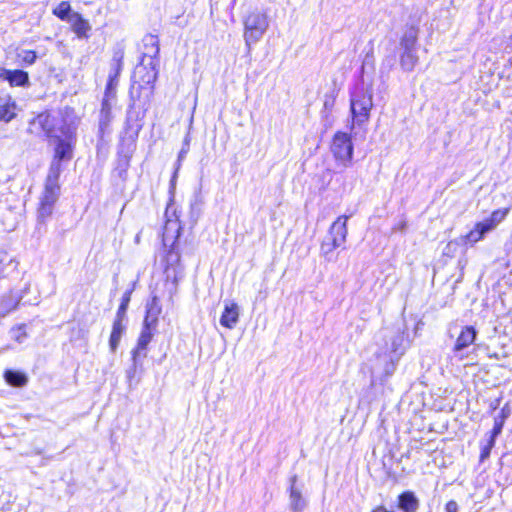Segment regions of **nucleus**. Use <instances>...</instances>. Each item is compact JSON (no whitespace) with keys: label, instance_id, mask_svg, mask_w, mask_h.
Here are the masks:
<instances>
[{"label":"nucleus","instance_id":"obj_18","mask_svg":"<svg viewBox=\"0 0 512 512\" xmlns=\"http://www.w3.org/2000/svg\"><path fill=\"white\" fill-rule=\"evenodd\" d=\"M128 319L115 317L112 331L109 338V347L111 352H115L119 346L120 340L127 329Z\"/></svg>","mask_w":512,"mask_h":512},{"label":"nucleus","instance_id":"obj_21","mask_svg":"<svg viewBox=\"0 0 512 512\" xmlns=\"http://www.w3.org/2000/svg\"><path fill=\"white\" fill-rule=\"evenodd\" d=\"M418 42V28L414 26L408 27L401 39H400V51H418L417 48Z\"/></svg>","mask_w":512,"mask_h":512},{"label":"nucleus","instance_id":"obj_9","mask_svg":"<svg viewBox=\"0 0 512 512\" xmlns=\"http://www.w3.org/2000/svg\"><path fill=\"white\" fill-rule=\"evenodd\" d=\"M181 226L176 221H168L163 233L164 246L169 245V250L166 254L167 266H175L180 262V253L177 249V241L180 236Z\"/></svg>","mask_w":512,"mask_h":512},{"label":"nucleus","instance_id":"obj_7","mask_svg":"<svg viewBox=\"0 0 512 512\" xmlns=\"http://www.w3.org/2000/svg\"><path fill=\"white\" fill-rule=\"evenodd\" d=\"M244 39L247 46L257 43L268 29L269 22L266 14L260 11L250 12L243 21Z\"/></svg>","mask_w":512,"mask_h":512},{"label":"nucleus","instance_id":"obj_28","mask_svg":"<svg viewBox=\"0 0 512 512\" xmlns=\"http://www.w3.org/2000/svg\"><path fill=\"white\" fill-rule=\"evenodd\" d=\"M144 359H145V357H142L140 355L131 354L132 364L126 370V378L129 382V385H131L133 379L135 378L137 370L139 368H142Z\"/></svg>","mask_w":512,"mask_h":512},{"label":"nucleus","instance_id":"obj_11","mask_svg":"<svg viewBox=\"0 0 512 512\" xmlns=\"http://www.w3.org/2000/svg\"><path fill=\"white\" fill-rule=\"evenodd\" d=\"M477 330L474 326H465L462 328L452 349L453 357L459 361L467 357L465 352L476 340Z\"/></svg>","mask_w":512,"mask_h":512},{"label":"nucleus","instance_id":"obj_15","mask_svg":"<svg viewBox=\"0 0 512 512\" xmlns=\"http://www.w3.org/2000/svg\"><path fill=\"white\" fill-rule=\"evenodd\" d=\"M0 77L6 80L12 87H26L30 83L28 72L20 69L9 70L2 68Z\"/></svg>","mask_w":512,"mask_h":512},{"label":"nucleus","instance_id":"obj_31","mask_svg":"<svg viewBox=\"0 0 512 512\" xmlns=\"http://www.w3.org/2000/svg\"><path fill=\"white\" fill-rule=\"evenodd\" d=\"M118 83H119V79H116L115 76H108L103 99H107L110 101H114L116 99V93H117L116 89H117Z\"/></svg>","mask_w":512,"mask_h":512},{"label":"nucleus","instance_id":"obj_16","mask_svg":"<svg viewBox=\"0 0 512 512\" xmlns=\"http://www.w3.org/2000/svg\"><path fill=\"white\" fill-rule=\"evenodd\" d=\"M239 306L234 302H225L224 310L220 317V324L228 329H233L239 321Z\"/></svg>","mask_w":512,"mask_h":512},{"label":"nucleus","instance_id":"obj_29","mask_svg":"<svg viewBox=\"0 0 512 512\" xmlns=\"http://www.w3.org/2000/svg\"><path fill=\"white\" fill-rule=\"evenodd\" d=\"M72 9L68 1H62L53 9V14L62 21L68 22L72 18Z\"/></svg>","mask_w":512,"mask_h":512},{"label":"nucleus","instance_id":"obj_27","mask_svg":"<svg viewBox=\"0 0 512 512\" xmlns=\"http://www.w3.org/2000/svg\"><path fill=\"white\" fill-rule=\"evenodd\" d=\"M510 415V409L505 405L501 411L494 417V425L492 428V432L494 435H500L504 426L506 419Z\"/></svg>","mask_w":512,"mask_h":512},{"label":"nucleus","instance_id":"obj_10","mask_svg":"<svg viewBox=\"0 0 512 512\" xmlns=\"http://www.w3.org/2000/svg\"><path fill=\"white\" fill-rule=\"evenodd\" d=\"M383 335L388 339L385 353L400 358L407 348L405 331L398 327L395 330H385Z\"/></svg>","mask_w":512,"mask_h":512},{"label":"nucleus","instance_id":"obj_8","mask_svg":"<svg viewBox=\"0 0 512 512\" xmlns=\"http://www.w3.org/2000/svg\"><path fill=\"white\" fill-rule=\"evenodd\" d=\"M331 152L338 162L344 167H348L351 164L354 153L351 136L346 132H336L332 139Z\"/></svg>","mask_w":512,"mask_h":512},{"label":"nucleus","instance_id":"obj_44","mask_svg":"<svg viewBox=\"0 0 512 512\" xmlns=\"http://www.w3.org/2000/svg\"><path fill=\"white\" fill-rule=\"evenodd\" d=\"M456 245L452 242L448 243L447 246L444 249V254L449 255V253L452 251V247H455Z\"/></svg>","mask_w":512,"mask_h":512},{"label":"nucleus","instance_id":"obj_35","mask_svg":"<svg viewBox=\"0 0 512 512\" xmlns=\"http://www.w3.org/2000/svg\"><path fill=\"white\" fill-rule=\"evenodd\" d=\"M190 141H191L190 134L187 133L185 135V137H184L182 148H181V150L179 151V154H178V159H177L178 166H180L181 162L185 159L187 153L189 152Z\"/></svg>","mask_w":512,"mask_h":512},{"label":"nucleus","instance_id":"obj_14","mask_svg":"<svg viewBox=\"0 0 512 512\" xmlns=\"http://www.w3.org/2000/svg\"><path fill=\"white\" fill-rule=\"evenodd\" d=\"M297 480V475H293L289 479L290 508L292 512H303L306 507V500L302 496L301 489L296 487Z\"/></svg>","mask_w":512,"mask_h":512},{"label":"nucleus","instance_id":"obj_20","mask_svg":"<svg viewBox=\"0 0 512 512\" xmlns=\"http://www.w3.org/2000/svg\"><path fill=\"white\" fill-rule=\"evenodd\" d=\"M397 506L402 512H417L420 501L413 491L407 490L398 495Z\"/></svg>","mask_w":512,"mask_h":512},{"label":"nucleus","instance_id":"obj_12","mask_svg":"<svg viewBox=\"0 0 512 512\" xmlns=\"http://www.w3.org/2000/svg\"><path fill=\"white\" fill-rule=\"evenodd\" d=\"M113 101L102 99L101 109L99 112L98 119V143L97 147H99L100 143L104 142V138L106 135H110L112 132L111 123L114 119L112 113Z\"/></svg>","mask_w":512,"mask_h":512},{"label":"nucleus","instance_id":"obj_17","mask_svg":"<svg viewBox=\"0 0 512 512\" xmlns=\"http://www.w3.org/2000/svg\"><path fill=\"white\" fill-rule=\"evenodd\" d=\"M71 25V30L76 34L79 39H88L89 32L92 27L88 20L84 19L83 16L78 12L72 13V18L68 21Z\"/></svg>","mask_w":512,"mask_h":512},{"label":"nucleus","instance_id":"obj_30","mask_svg":"<svg viewBox=\"0 0 512 512\" xmlns=\"http://www.w3.org/2000/svg\"><path fill=\"white\" fill-rule=\"evenodd\" d=\"M130 156L127 154H119L117 158V165L115 171L117 172L119 178L125 180L127 177V171L130 166Z\"/></svg>","mask_w":512,"mask_h":512},{"label":"nucleus","instance_id":"obj_6","mask_svg":"<svg viewBox=\"0 0 512 512\" xmlns=\"http://www.w3.org/2000/svg\"><path fill=\"white\" fill-rule=\"evenodd\" d=\"M150 101H144L143 98H135L129 95V104L126 111V119L124 124L125 134L136 140L143 128V120L149 108Z\"/></svg>","mask_w":512,"mask_h":512},{"label":"nucleus","instance_id":"obj_13","mask_svg":"<svg viewBox=\"0 0 512 512\" xmlns=\"http://www.w3.org/2000/svg\"><path fill=\"white\" fill-rule=\"evenodd\" d=\"M157 325L143 322L140 335L137 340L136 347L131 351V354L147 357V347L151 342Z\"/></svg>","mask_w":512,"mask_h":512},{"label":"nucleus","instance_id":"obj_36","mask_svg":"<svg viewBox=\"0 0 512 512\" xmlns=\"http://www.w3.org/2000/svg\"><path fill=\"white\" fill-rule=\"evenodd\" d=\"M15 114L12 112L10 105H0V121L10 122Z\"/></svg>","mask_w":512,"mask_h":512},{"label":"nucleus","instance_id":"obj_22","mask_svg":"<svg viewBox=\"0 0 512 512\" xmlns=\"http://www.w3.org/2000/svg\"><path fill=\"white\" fill-rule=\"evenodd\" d=\"M162 311L159 298L153 296L151 301L146 305V315L143 322L157 325L158 317Z\"/></svg>","mask_w":512,"mask_h":512},{"label":"nucleus","instance_id":"obj_45","mask_svg":"<svg viewBox=\"0 0 512 512\" xmlns=\"http://www.w3.org/2000/svg\"><path fill=\"white\" fill-rule=\"evenodd\" d=\"M196 204H197L196 202L194 204H191L192 213H194V211H195Z\"/></svg>","mask_w":512,"mask_h":512},{"label":"nucleus","instance_id":"obj_26","mask_svg":"<svg viewBox=\"0 0 512 512\" xmlns=\"http://www.w3.org/2000/svg\"><path fill=\"white\" fill-rule=\"evenodd\" d=\"M508 212L509 208L497 209L491 213L489 218L484 219L482 222L490 226V230L493 231L506 218Z\"/></svg>","mask_w":512,"mask_h":512},{"label":"nucleus","instance_id":"obj_19","mask_svg":"<svg viewBox=\"0 0 512 512\" xmlns=\"http://www.w3.org/2000/svg\"><path fill=\"white\" fill-rule=\"evenodd\" d=\"M144 46H145V52L143 53L142 61L143 62H150L152 59L155 61L156 65L158 66V56L160 52L159 48V39L155 35H147L144 38Z\"/></svg>","mask_w":512,"mask_h":512},{"label":"nucleus","instance_id":"obj_32","mask_svg":"<svg viewBox=\"0 0 512 512\" xmlns=\"http://www.w3.org/2000/svg\"><path fill=\"white\" fill-rule=\"evenodd\" d=\"M131 294H132V289L125 291V293L123 294L121 303L116 312V317L128 319L127 318V309H128L129 303L131 301Z\"/></svg>","mask_w":512,"mask_h":512},{"label":"nucleus","instance_id":"obj_46","mask_svg":"<svg viewBox=\"0 0 512 512\" xmlns=\"http://www.w3.org/2000/svg\"><path fill=\"white\" fill-rule=\"evenodd\" d=\"M176 177V174L173 176V178L171 179V187L174 186V178Z\"/></svg>","mask_w":512,"mask_h":512},{"label":"nucleus","instance_id":"obj_33","mask_svg":"<svg viewBox=\"0 0 512 512\" xmlns=\"http://www.w3.org/2000/svg\"><path fill=\"white\" fill-rule=\"evenodd\" d=\"M122 59L123 54L121 52L114 53L109 76H115L116 79H119V75L122 70Z\"/></svg>","mask_w":512,"mask_h":512},{"label":"nucleus","instance_id":"obj_37","mask_svg":"<svg viewBox=\"0 0 512 512\" xmlns=\"http://www.w3.org/2000/svg\"><path fill=\"white\" fill-rule=\"evenodd\" d=\"M388 358H389V361L386 363L385 368H384V373H385V376H387V377L391 376L395 372L397 363L400 359V358H396L393 355H388Z\"/></svg>","mask_w":512,"mask_h":512},{"label":"nucleus","instance_id":"obj_2","mask_svg":"<svg viewBox=\"0 0 512 512\" xmlns=\"http://www.w3.org/2000/svg\"><path fill=\"white\" fill-rule=\"evenodd\" d=\"M373 108L372 85H365L363 76L350 92V114L352 118L351 129L355 125L361 126L369 121L370 111Z\"/></svg>","mask_w":512,"mask_h":512},{"label":"nucleus","instance_id":"obj_5","mask_svg":"<svg viewBox=\"0 0 512 512\" xmlns=\"http://www.w3.org/2000/svg\"><path fill=\"white\" fill-rule=\"evenodd\" d=\"M350 217L351 215H341L331 224L328 235L320 246L321 256H323L326 261L334 262L336 260L334 250L337 248H345L344 244L348 234L347 221Z\"/></svg>","mask_w":512,"mask_h":512},{"label":"nucleus","instance_id":"obj_40","mask_svg":"<svg viewBox=\"0 0 512 512\" xmlns=\"http://www.w3.org/2000/svg\"><path fill=\"white\" fill-rule=\"evenodd\" d=\"M445 512H458V504L454 500H450L445 505Z\"/></svg>","mask_w":512,"mask_h":512},{"label":"nucleus","instance_id":"obj_42","mask_svg":"<svg viewBox=\"0 0 512 512\" xmlns=\"http://www.w3.org/2000/svg\"><path fill=\"white\" fill-rule=\"evenodd\" d=\"M17 332H18V334L14 336V337H15V340H16L17 342H19V343H22L23 338H24V337H26V333H25L24 331L22 332V328H21V327H19V328L17 329Z\"/></svg>","mask_w":512,"mask_h":512},{"label":"nucleus","instance_id":"obj_25","mask_svg":"<svg viewBox=\"0 0 512 512\" xmlns=\"http://www.w3.org/2000/svg\"><path fill=\"white\" fill-rule=\"evenodd\" d=\"M417 51H401L400 65L404 71L410 72L418 63Z\"/></svg>","mask_w":512,"mask_h":512},{"label":"nucleus","instance_id":"obj_4","mask_svg":"<svg viewBox=\"0 0 512 512\" xmlns=\"http://www.w3.org/2000/svg\"><path fill=\"white\" fill-rule=\"evenodd\" d=\"M63 168L58 160H52L45 180L44 193L38 210L39 217L45 218L52 214L54 204L60 196L59 178Z\"/></svg>","mask_w":512,"mask_h":512},{"label":"nucleus","instance_id":"obj_41","mask_svg":"<svg viewBox=\"0 0 512 512\" xmlns=\"http://www.w3.org/2000/svg\"><path fill=\"white\" fill-rule=\"evenodd\" d=\"M334 103H335L334 97L326 96L325 97V101H324V108L326 110H331L333 108V106H334Z\"/></svg>","mask_w":512,"mask_h":512},{"label":"nucleus","instance_id":"obj_39","mask_svg":"<svg viewBox=\"0 0 512 512\" xmlns=\"http://www.w3.org/2000/svg\"><path fill=\"white\" fill-rule=\"evenodd\" d=\"M491 450H492L491 448L482 444L481 452H480V462H484L486 459H488L490 457Z\"/></svg>","mask_w":512,"mask_h":512},{"label":"nucleus","instance_id":"obj_47","mask_svg":"<svg viewBox=\"0 0 512 512\" xmlns=\"http://www.w3.org/2000/svg\"><path fill=\"white\" fill-rule=\"evenodd\" d=\"M235 4H236V0H232L231 7H234Z\"/></svg>","mask_w":512,"mask_h":512},{"label":"nucleus","instance_id":"obj_43","mask_svg":"<svg viewBox=\"0 0 512 512\" xmlns=\"http://www.w3.org/2000/svg\"><path fill=\"white\" fill-rule=\"evenodd\" d=\"M371 512H395L393 510H388L384 505H378Z\"/></svg>","mask_w":512,"mask_h":512},{"label":"nucleus","instance_id":"obj_38","mask_svg":"<svg viewBox=\"0 0 512 512\" xmlns=\"http://www.w3.org/2000/svg\"><path fill=\"white\" fill-rule=\"evenodd\" d=\"M499 435H494L492 431H490L487 435V438L485 439V443L484 445L493 449V447L495 446V443H496V438L498 437Z\"/></svg>","mask_w":512,"mask_h":512},{"label":"nucleus","instance_id":"obj_23","mask_svg":"<svg viewBox=\"0 0 512 512\" xmlns=\"http://www.w3.org/2000/svg\"><path fill=\"white\" fill-rule=\"evenodd\" d=\"M489 232H491L490 226L484 224L482 221L477 222L474 228L465 235V243L475 244L482 240Z\"/></svg>","mask_w":512,"mask_h":512},{"label":"nucleus","instance_id":"obj_34","mask_svg":"<svg viewBox=\"0 0 512 512\" xmlns=\"http://www.w3.org/2000/svg\"><path fill=\"white\" fill-rule=\"evenodd\" d=\"M18 58L24 65L30 66L36 62L37 54L33 50H22L18 53Z\"/></svg>","mask_w":512,"mask_h":512},{"label":"nucleus","instance_id":"obj_24","mask_svg":"<svg viewBox=\"0 0 512 512\" xmlns=\"http://www.w3.org/2000/svg\"><path fill=\"white\" fill-rule=\"evenodd\" d=\"M4 379L9 385L14 387H23L28 382L25 373L12 369H8L4 372Z\"/></svg>","mask_w":512,"mask_h":512},{"label":"nucleus","instance_id":"obj_3","mask_svg":"<svg viewBox=\"0 0 512 512\" xmlns=\"http://www.w3.org/2000/svg\"><path fill=\"white\" fill-rule=\"evenodd\" d=\"M158 76L157 65L152 59L150 62H143L136 66L131 78L129 95L135 98H143L144 101H151L154 94V84Z\"/></svg>","mask_w":512,"mask_h":512},{"label":"nucleus","instance_id":"obj_1","mask_svg":"<svg viewBox=\"0 0 512 512\" xmlns=\"http://www.w3.org/2000/svg\"><path fill=\"white\" fill-rule=\"evenodd\" d=\"M79 119L73 110L66 109L64 113L52 114L48 111L38 114L31 122V127L40 128L46 138L54 145L52 160L69 161L77 140Z\"/></svg>","mask_w":512,"mask_h":512}]
</instances>
